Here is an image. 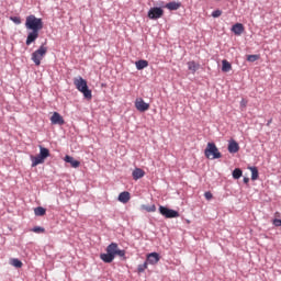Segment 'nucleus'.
<instances>
[{"instance_id":"obj_1","label":"nucleus","mask_w":281,"mask_h":281,"mask_svg":"<svg viewBox=\"0 0 281 281\" xmlns=\"http://www.w3.org/2000/svg\"><path fill=\"white\" fill-rule=\"evenodd\" d=\"M25 27L29 31L26 36V45H32L37 38L38 33L43 30V19L36 18V15L31 14L26 16Z\"/></svg>"},{"instance_id":"obj_2","label":"nucleus","mask_w":281,"mask_h":281,"mask_svg":"<svg viewBox=\"0 0 281 281\" xmlns=\"http://www.w3.org/2000/svg\"><path fill=\"white\" fill-rule=\"evenodd\" d=\"M74 85L76 89L80 91V93L83 94L86 100H91L93 98V94L91 93V90L89 89V86L87 85V80H85L82 77L75 78Z\"/></svg>"},{"instance_id":"obj_3","label":"nucleus","mask_w":281,"mask_h":281,"mask_svg":"<svg viewBox=\"0 0 281 281\" xmlns=\"http://www.w3.org/2000/svg\"><path fill=\"white\" fill-rule=\"evenodd\" d=\"M49 157V149L40 146V154L37 156H32L31 161H32V168H35V166H38L41 164H45V160Z\"/></svg>"},{"instance_id":"obj_4","label":"nucleus","mask_w":281,"mask_h":281,"mask_svg":"<svg viewBox=\"0 0 281 281\" xmlns=\"http://www.w3.org/2000/svg\"><path fill=\"white\" fill-rule=\"evenodd\" d=\"M204 155L206 159H221V157H223L214 143H207L206 148L204 149Z\"/></svg>"},{"instance_id":"obj_5","label":"nucleus","mask_w":281,"mask_h":281,"mask_svg":"<svg viewBox=\"0 0 281 281\" xmlns=\"http://www.w3.org/2000/svg\"><path fill=\"white\" fill-rule=\"evenodd\" d=\"M46 54H47V47H45V45H42V46H40L38 49L33 52V54L31 56V60H33L34 65H36V67H38L41 65V60H43V58H45Z\"/></svg>"},{"instance_id":"obj_6","label":"nucleus","mask_w":281,"mask_h":281,"mask_svg":"<svg viewBox=\"0 0 281 281\" xmlns=\"http://www.w3.org/2000/svg\"><path fill=\"white\" fill-rule=\"evenodd\" d=\"M147 16L153 21H157V19H161L164 16V9L159 7H154L149 9Z\"/></svg>"},{"instance_id":"obj_7","label":"nucleus","mask_w":281,"mask_h":281,"mask_svg":"<svg viewBox=\"0 0 281 281\" xmlns=\"http://www.w3.org/2000/svg\"><path fill=\"white\" fill-rule=\"evenodd\" d=\"M159 212L165 218H179V213L166 206H159Z\"/></svg>"},{"instance_id":"obj_8","label":"nucleus","mask_w":281,"mask_h":281,"mask_svg":"<svg viewBox=\"0 0 281 281\" xmlns=\"http://www.w3.org/2000/svg\"><path fill=\"white\" fill-rule=\"evenodd\" d=\"M135 106L140 113H144L150 109V104L146 103L144 99H137L135 101Z\"/></svg>"},{"instance_id":"obj_9","label":"nucleus","mask_w":281,"mask_h":281,"mask_svg":"<svg viewBox=\"0 0 281 281\" xmlns=\"http://www.w3.org/2000/svg\"><path fill=\"white\" fill-rule=\"evenodd\" d=\"M52 124H57L58 126H63L65 124V119L58 112H54L50 117Z\"/></svg>"},{"instance_id":"obj_10","label":"nucleus","mask_w":281,"mask_h":281,"mask_svg":"<svg viewBox=\"0 0 281 281\" xmlns=\"http://www.w3.org/2000/svg\"><path fill=\"white\" fill-rule=\"evenodd\" d=\"M160 259L161 257L159 256L158 252H151L147 255L146 262L147 265H157V262H159Z\"/></svg>"},{"instance_id":"obj_11","label":"nucleus","mask_w":281,"mask_h":281,"mask_svg":"<svg viewBox=\"0 0 281 281\" xmlns=\"http://www.w3.org/2000/svg\"><path fill=\"white\" fill-rule=\"evenodd\" d=\"M146 172L142 168H135L132 172L134 181H138V179L144 178Z\"/></svg>"},{"instance_id":"obj_12","label":"nucleus","mask_w":281,"mask_h":281,"mask_svg":"<svg viewBox=\"0 0 281 281\" xmlns=\"http://www.w3.org/2000/svg\"><path fill=\"white\" fill-rule=\"evenodd\" d=\"M232 32L236 35V36H240V34H243V32H245V26L241 23H236L232 26Z\"/></svg>"},{"instance_id":"obj_13","label":"nucleus","mask_w":281,"mask_h":281,"mask_svg":"<svg viewBox=\"0 0 281 281\" xmlns=\"http://www.w3.org/2000/svg\"><path fill=\"white\" fill-rule=\"evenodd\" d=\"M64 161H66V164H70L72 168H80V161L74 159L71 156H65Z\"/></svg>"},{"instance_id":"obj_14","label":"nucleus","mask_w":281,"mask_h":281,"mask_svg":"<svg viewBox=\"0 0 281 281\" xmlns=\"http://www.w3.org/2000/svg\"><path fill=\"white\" fill-rule=\"evenodd\" d=\"M238 150H240V146L238 145V143H236V140H229L228 153L235 154L238 153Z\"/></svg>"},{"instance_id":"obj_15","label":"nucleus","mask_w":281,"mask_h":281,"mask_svg":"<svg viewBox=\"0 0 281 281\" xmlns=\"http://www.w3.org/2000/svg\"><path fill=\"white\" fill-rule=\"evenodd\" d=\"M120 203H128L131 201V193L128 191H123L119 194Z\"/></svg>"},{"instance_id":"obj_16","label":"nucleus","mask_w":281,"mask_h":281,"mask_svg":"<svg viewBox=\"0 0 281 281\" xmlns=\"http://www.w3.org/2000/svg\"><path fill=\"white\" fill-rule=\"evenodd\" d=\"M117 249H119L117 244L112 243L106 247V252L115 258V256L117 254Z\"/></svg>"},{"instance_id":"obj_17","label":"nucleus","mask_w":281,"mask_h":281,"mask_svg":"<svg viewBox=\"0 0 281 281\" xmlns=\"http://www.w3.org/2000/svg\"><path fill=\"white\" fill-rule=\"evenodd\" d=\"M189 71L196 74L199 69H201V65L196 64L195 61H189L188 64Z\"/></svg>"},{"instance_id":"obj_18","label":"nucleus","mask_w":281,"mask_h":281,"mask_svg":"<svg viewBox=\"0 0 281 281\" xmlns=\"http://www.w3.org/2000/svg\"><path fill=\"white\" fill-rule=\"evenodd\" d=\"M165 8H167V10H170V11H175V10H179V8H181V2H168Z\"/></svg>"},{"instance_id":"obj_19","label":"nucleus","mask_w":281,"mask_h":281,"mask_svg":"<svg viewBox=\"0 0 281 281\" xmlns=\"http://www.w3.org/2000/svg\"><path fill=\"white\" fill-rule=\"evenodd\" d=\"M135 65L136 69H138V71H142V69H146V67H148V60L139 59L135 63Z\"/></svg>"},{"instance_id":"obj_20","label":"nucleus","mask_w":281,"mask_h":281,"mask_svg":"<svg viewBox=\"0 0 281 281\" xmlns=\"http://www.w3.org/2000/svg\"><path fill=\"white\" fill-rule=\"evenodd\" d=\"M100 258L101 260H103V262H108V263L111 262L112 260H115V257L108 251L106 254H101Z\"/></svg>"},{"instance_id":"obj_21","label":"nucleus","mask_w":281,"mask_h":281,"mask_svg":"<svg viewBox=\"0 0 281 281\" xmlns=\"http://www.w3.org/2000/svg\"><path fill=\"white\" fill-rule=\"evenodd\" d=\"M222 71H224L225 74H227V71H232V64H229L227 59H224L222 61Z\"/></svg>"},{"instance_id":"obj_22","label":"nucleus","mask_w":281,"mask_h":281,"mask_svg":"<svg viewBox=\"0 0 281 281\" xmlns=\"http://www.w3.org/2000/svg\"><path fill=\"white\" fill-rule=\"evenodd\" d=\"M45 212L46 210L43 206H37L34 209L35 216H45Z\"/></svg>"},{"instance_id":"obj_23","label":"nucleus","mask_w":281,"mask_h":281,"mask_svg":"<svg viewBox=\"0 0 281 281\" xmlns=\"http://www.w3.org/2000/svg\"><path fill=\"white\" fill-rule=\"evenodd\" d=\"M140 210H145L146 212H157V206H155V204L153 205L143 204L140 206Z\"/></svg>"},{"instance_id":"obj_24","label":"nucleus","mask_w":281,"mask_h":281,"mask_svg":"<svg viewBox=\"0 0 281 281\" xmlns=\"http://www.w3.org/2000/svg\"><path fill=\"white\" fill-rule=\"evenodd\" d=\"M249 170L251 172V179L252 181H256L258 179V168L256 167H249Z\"/></svg>"},{"instance_id":"obj_25","label":"nucleus","mask_w":281,"mask_h":281,"mask_svg":"<svg viewBox=\"0 0 281 281\" xmlns=\"http://www.w3.org/2000/svg\"><path fill=\"white\" fill-rule=\"evenodd\" d=\"M11 265H12V267H15L16 269H21L23 267V262L19 259H12Z\"/></svg>"},{"instance_id":"obj_26","label":"nucleus","mask_w":281,"mask_h":281,"mask_svg":"<svg viewBox=\"0 0 281 281\" xmlns=\"http://www.w3.org/2000/svg\"><path fill=\"white\" fill-rule=\"evenodd\" d=\"M241 177H243V170H240L239 168L234 169L233 178L240 179Z\"/></svg>"},{"instance_id":"obj_27","label":"nucleus","mask_w":281,"mask_h":281,"mask_svg":"<svg viewBox=\"0 0 281 281\" xmlns=\"http://www.w3.org/2000/svg\"><path fill=\"white\" fill-rule=\"evenodd\" d=\"M31 232H34V234H45V228L42 226H35L31 229Z\"/></svg>"},{"instance_id":"obj_28","label":"nucleus","mask_w":281,"mask_h":281,"mask_svg":"<svg viewBox=\"0 0 281 281\" xmlns=\"http://www.w3.org/2000/svg\"><path fill=\"white\" fill-rule=\"evenodd\" d=\"M148 269V263L145 261L143 265L138 266V273H144Z\"/></svg>"},{"instance_id":"obj_29","label":"nucleus","mask_w":281,"mask_h":281,"mask_svg":"<svg viewBox=\"0 0 281 281\" xmlns=\"http://www.w3.org/2000/svg\"><path fill=\"white\" fill-rule=\"evenodd\" d=\"M258 58H260V56H258V55H248L247 56L248 63H256V60H258Z\"/></svg>"},{"instance_id":"obj_30","label":"nucleus","mask_w":281,"mask_h":281,"mask_svg":"<svg viewBox=\"0 0 281 281\" xmlns=\"http://www.w3.org/2000/svg\"><path fill=\"white\" fill-rule=\"evenodd\" d=\"M222 14H223V11L215 10L212 12L211 16H213V19H218V16H221Z\"/></svg>"},{"instance_id":"obj_31","label":"nucleus","mask_w":281,"mask_h":281,"mask_svg":"<svg viewBox=\"0 0 281 281\" xmlns=\"http://www.w3.org/2000/svg\"><path fill=\"white\" fill-rule=\"evenodd\" d=\"M10 19H11V21L13 23H15V25H21V18H19V16H11Z\"/></svg>"},{"instance_id":"obj_32","label":"nucleus","mask_w":281,"mask_h":281,"mask_svg":"<svg viewBox=\"0 0 281 281\" xmlns=\"http://www.w3.org/2000/svg\"><path fill=\"white\" fill-rule=\"evenodd\" d=\"M116 256H120V258H124L126 256V250H120V248H117Z\"/></svg>"},{"instance_id":"obj_33","label":"nucleus","mask_w":281,"mask_h":281,"mask_svg":"<svg viewBox=\"0 0 281 281\" xmlns=\"http://www.w3.org/2000/svg\"><path fill=\"white\" fill-rule=\"evenodd\" d=\"M273 225H274V227H281V220L274 218L273 220Z\"/></svg>"},{"instance_id":"obj_34","label":"nucleus","mask_w":281,"mask_h":281,"mask_svg":"<svg viewBox=\"0 0 281 281\" xmlns=\"http://www.w3.org/2000/svg\"><path fill=\"white\" fill-rule=\"evenodd\" d=\"M204 196H205L206 201H211L213 195H212V192L207 191L204 193Z\"/></svg>"},{"instance_id":"obj_35","label":"nucleus","mask_w":281,"mask_h":281,"mask_svg":"<svg viewBox=\"0 0 281 281\" xmlns=\"http://www.w3.org/2000/svg\"><path fill=\"white\" fill-rule=\"evenodd\" d=\"M244 183H249V178H244Z\"/></svg>"},{"instance_id":"obj_36","label":"nucleus","mask_w":281,"mask_h":281,"mask_svg":"<svg viewBox=\"0 0 281 281\" xmlns=\"http://www.w3.org/2000/svg\"><path fill=\"white\" fill-rule=\"evenodd\" d=\"M246 103H245V100H241V106H245Z\"/></svg>"},{"instance_id":"obj_37","label":"nucleus","mask_w":281,"mask_h":281,"mask_svg":"<svg viewBox=\"0 0 281 281\" xmlns=\"http://www.w3.org/2000/svg\"><path fill=\"white\" fill-rule=\"evenodd\" d=\"M271 122H272V121H271V120H269V121H268V123H267V126H270Z\"/></svg>"}]
</instances>
